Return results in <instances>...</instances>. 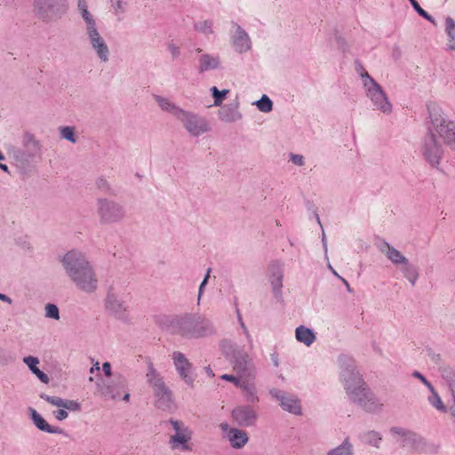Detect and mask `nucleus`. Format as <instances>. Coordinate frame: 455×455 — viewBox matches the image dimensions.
Returning a JSON list of instances; mask_svg holds the SVG:
<instances>
[{"instance_id":"63","label":"nucleus","mask_w":455,"mask_h":455,"mask_svg":"<svg viewBox=\"0 0 455 455\" xmlns=\"http://www.w3.org/2000/svg\"><path fill=\"white\" fill-rule=\"evenodd\" d=\"M124 396H123V400L126 403H128L130 401V393L125 389L124 390Z\"/></svg>"},{"instance_id":"33","label":"nucleus","mask_w":455,"mask_h":455,"mask_svg":"<svg viewBox=\"0 0 455 455\" xmlns=\"http://www.w3.org/2000/svg\"><path fill=\"white\" fill-rule=\"evenodd\" d=\"M23 363L43 383L47 384L49 382V377L37 367L39 363L37 357L33 355L26 356L23 358Z\"/></svg>"},{"instance_id":"10","label":"nucleus","mask_w":455,"mask_h":455,"mask_svg":"<svg viewBox=\"0 0 455 455\" xmlns=\"http://www.w3.org/2000/svg\"><path fill=\"white\" fill-rule=\"evenodd\" d=\"M104 308L107 314L119 321L128 319L129 307L124 295L114 286L108 288L104 299Z\"/></svg>"},{"instance_id":"34","label":"nucleus","mask_w":455,"mask_h":455,"mask_svg":"<svg viewBox=\"0 0 455 455\" xmlns=\"http://www.w3.org/2000/svg\"><path fill=\"white\" fill-rule=\"evenodd\" d=\"M444 31L447 37L446 47L448 51L455 52V20L447 17L444 21Z\"/></svg>"},{"instance_id":"52","label":"nucleus","mask_w":455,"mask_h":455,"mask_svg":"<svg viewBox=\"0 0 455 455\" xmlns=\"http://www.w3.org/2000/svg\"><path fill=\"white\" fill-rule=\"evenodd\" d=\"M412 376L418 379L423 385H425L428 390H432L433 385L419 371H414L412 372Z\"/></svg>"},{"instance_id":"59","label":"nucleus","mask_w":455,"mask_h":455,"mask_svg":"<svg viewBox=\"0 0 455 455\" xmlns=\"http://www.w3.org/2000/svg\"><path fill=\"white\" fill-rule=\"evenodd\" d=\"M327 267L330 269V271L337 276L339 279H342V277L337 273V271L332 267L331 264L330 263L329 259L327 260Z\"/></svg>"},{"instance_id":"32","label":"nucleus","mask_w":455,"mask_h":455,"mask_svg":"<svg viewBox=\"0 0 455 455\" xmlns=\"http://www.w3.org/2000/svg\"><path fill=\"white\" fill-rule=\"evenodd\" d=\"M154 99L156 102L157 103L158 107L164 112H167L171 115H172L177 119L184 110L180 107L177 106L174 102H172L170 99L156 95L154 96Z\"/></svg>"},{"instance_id":"28","label":"nucleus","mask_w":455,"mask_h":455,"mask_svg":"<svg viewBox=\"0 0 455 455\" xmlns=\"http://www.w3.org/2000/svg\"><path fill=\"white\" fill-rule=\"evenodd\" d=\"M402 444L404 447H408L424 452H427L430 450L427 441L419 435L411 431H409L407 436L405 437Z\"/></svg>"},{"instance_id":"56","label":"nucleus","mask_w":455,"mask_h":455,"mask_svg":"<svg viewBox=\"0 0 455 455\" xmlns=\"http://www.w3.org/2000/svg\"><path fill=\"white\" fill-rule=\"evenodd\" d=\"M102 371H104L107 377H110L112 375L111 364L108 362H105L102 364Z\"/></svg>"},{"instance_id":"14","label":"nucleus","mask_w":455,"mask_h":455,"mask_svg":"<svg viewBox=\"0 0 455 455\" xmlns=\"http://www.w3.org/2000/svg\"><path fill=\"white\" fill-rule=\"evenodd\" d=\"M178 120L192 136L198 137L210 131L208 120L194 112L183 110Z\"/></svg>"},{"instance_id":"3","label":"nucleus","mask_w":455,"mask_h":455,"mask_svg":"<svg viewBox=\"0 0 455 455\" xmlns=\"http://www.w3.org/2000/svg\"><path fill=\"white\" fill-rule=\"evenodd\" d=\"M77 12L84 21L85 36L91 49L101 62H108L110 58V50L99 31L94 15L89 11L87 0H77Z\"/></svg>"},{"instance_id":"58","label":"nucleus","mask_w":455,"mask_h":455,"mask_svg":"<svg viewBox=\"0 0 455 455\" xmlns=\"http://www.w3.org/2000/svg\"><path fill=\"white\" fill-rule=\"evenodd\" d=\"M322 243H323V250H324L325 259H326V260H328V254H327V251H328V248H327V241H326V237H325V235H324V234L323 235Z\"/></svg>"},{"instance_id":"11","label":"nucleus","mask_w":455,"mask_h":455,"mask_svg":"<svg viewBox=\"0 0 455 455\" xmlns=\"http://www.w3.org/2000/svg\"><path fill=\"white\" fill-rule=\"evenodd\" d=\"M348 400L368 412H379L383 403L374 395L367 384L347 395Z\"/></svg>"},{"instance_id":"50","label":"nucleus","mask_w":455,"mask_h":455,"mask_svg":"<svg viewBox=\"0 0 455 455\" xmlns=\"http://www.w3.org/2000/svg\"><path fill=\"white\" fill-rule=\"evenodd\" d=\"M115 15L119 16L124 12V3L122 0H109Z\"/></svg>"},{"instance_id":"55","label":"nucleus","mask_w":455,"mask_h":455,"mask_svg":"<svg viewBox=\"0 0 455 455\" xmlns=\"http://www.w3.org/2000/svg\"><path fill=\"white\" fill-rule=\"evenodd\" d=\"M209 272L207 273V275L204 276V280L202 281V283H200V286H199V291H198V301L200 300L201 297H202V294L204 292V289L208 282V279H209Z\"/></svg>"},{"instance_id":"5","label":"nucleus","mask_w":455,"mask_h":455,"mask_svg":"<svg viewBox=\"0 0 455 455\" xmlns=\"http://www.w3.org/2000/svg\"><path fill=\"white\" fill-rule=\"evenodd\" d=\"M428 112L433 131L439 135L444 144L455 151V124L448 118L443 109L435 104L428 106Z\"/></svg>"},{"instance_id":"18","label":"nucleus","mask_w":455,"mask_h":455,"mask_svg":"<svg viewBox=\"0 0 455 455\" xmlns=\"http://www.w3.org/2000/svg\"><path fill=\"white\" fill-rule=\"evenodd\" d=\"M269 394L278 402L279 406L284 411L295 416L302 415L301 401L296 395L286 393L276 388L271 389Z\"/></svg>"},{"instance_id":"6","label":"nucleus","mask_w":455,"mask_h":455,"mask_svg":"<svg viewBox=\"0 0 455 455\" xmlns=\"http://www.w3.org/2000/svg\"><path fill=\"white\" fill-rule=\"evenodd\" d=\"M339 379L347 395L366 384L354 359L341 355L338 358Z\"/></svg>"},{"instance_id":"36","label":"nucleus","mask_w":455,"mask_h":455,"mask_svg":"<svg viewBox=\"0 0 455 455\" xmlns=\"http://www.w3.org/2000/svg\"><path fill=\"white\" fill-rule=\"evenodd\" d=\"M194 29L204 36H212L215 33L214 22L212 20H201L194 23Z\"/></svg>"},{"instance_id":"9","label":"nucleus","mask_w":455,"mask_h":455,"mask_svg":"<svg viewBox=\"0 0 455 455\" xmlns=\"http://www.w3.org/2000/svg\"><path fill=\"white\" fill-rule=\"evenodd\" d=\"M181 335L202 338L213 334L215 328L211 320L201 315H186L180 320Z\"/></svg>"},{"instance_id":"31","label":"nucleus","mask_w":455,"mask_h":455,"mask_svg":"<svg viewBox=\"0 0 455 455\" xmlns=\"http://www.w3.org/2000/svg\"><path fill=\"white\" fill-rule=\"evenodd\" d=\"M233 449H242L249 442L248 435L245 431L235 428V430L229 431V434L226 439Z\"/></svg>"},{"instance_id":"37","label":"nucleus","mask_w":455,"mask_h":455,"mask_svg":"<svg viewBox=\"0 0 455 455\" xmlns=\"http://www.w3.org/2000/svg\"><path fill=\"white\" fill-rule=\"evenodd\" d=\"M146 379L151 387L164 381L163 377L161 376L159 371L154 367L152 362H148Z\"/></svg>"},{"instance_id":"35","label":"nucleus","mask_w":455,"mask_h":455,"mask_svg":"<svg viewBox=\"0 0 455 455\" xmlns=\"http://www.w3.org/2000/svg\"><path fill=\"white\" fill-rule=\"evenodd\" d=\"M354 454H355L354 445L349 437H346L339 445L331 449L327 452V455H354Z\"/></svg>"},{"instance_id":"54","label":"nucleus","mask_w":455,"mask_h":455,"mask_svg":"<svg viewBox=\"0 0 455 455\" xmlns=\"http://www.w3.org/2000/svg\"><path fill=\"white\" fill-rule=\"evenodd\" d=\"M220 427L223 433V437L225 439H227L228 434H229V431L231 432V430H235V427H231L228 423H221L220 425Z\"/></svg>"},{"instance_id":"30","label":"nucleus","mask_w":455,"mask_h":455,"mask_svg":"<svg viewBox=\"0 0 455 455\" xmlns=\"http://www.w3.org/2000/svg\"><path fill=\"white\" fill-rule=\"evenodd\" d=\"M294 335L296 340L306 347L312 346L316 340L315 332L305 325H299L296 327Z\"/></svg>"},{"instance_id":"51","label":"nucleus","mask_w":455,"mask_h":455,"mask_svg":"<svg viewBox=\"0 0 455 455\" xmlns=\"http://www.w3.org/2000/svg\"><path fill=\"white\" fill-rule=\"evenodd\" d=\"M290 161L297 166H303L305 164V158L299 154H291Z\"/></svg>"},{"instance_id":"61","label":"nucleus","mask_w":455,"mask_h":455,"mask_svg":"<svg viewBox=\"0 0 455 455\" xmlns=\"http://www.w3.org/2000/svg\"><path fill=\"white\" fill-rule=\"evenodd\" d=\"M204 371L211 378L214 376V373L210 366L204 367Z\"/></svg>"},{"instance_id":"25","label":"nucleus","mask_w":455,"mask_h":455,"mask_svg":"<svg viewBox=\"0 0 455 455\" xmlns=\"http://www.w3.org/2000/svg\"><path fill=\"white\" fill-rule=\"evenodd\" d=\"M41 398L45 400L50 404L56 406L58 408H63L66 411H81L80 403L75 400H65L59 396H51L48 395H42Z\"/></svg>"},{"instance_id":"49","label":"nucleus","mask_w":455,"mask_h":455,"mask_svg":"<svg viewBox=\"0 0 455 455\" xmlns=\"http://www.w3.org/2000/svg\"><path fill=\"white\" fill-rule=\"evenodd\" d=\"M95 186L98 189L102 192H108L111 189V185L109 181L103 177H100L95 180Z\"/></svg>"},{"instance_id":"41","label":"nucleus","mask_w":455,"mask_h":455,"mask_svg":"<svg viewBox=\"0 0 455 455\" xmlns=\"http://www.w3.org/2000/svg\"><path fill=\"white\" fill-rule=\"evenodd\" d=\"M260 112L270 113L273 110V101L266 94H263L259 100L252 103Z\"/></svg>"},{"instance_id":"53","label":"nucleus","mask_w":455,"mask_h":455,"mask_svg":"<svg viewBox=\"0 0 455 455\" xmlns=\"http://www.w3.org/2000/svg\"><path fill=\"white\" fill-rule=\"evenodd\" d=\"M53 415L60 421L64 420L68 417V411L63 408H60L58 411H53Z\"/></svg>"},{"instance_id":"23","label":"nucleus","mask_w":455,"mask_h":455,"mask_svg":"<svg viewBox=\"0 0 455 455\" xmlns=\"http://www.w3.org/2000/svg\"><path fill=\"white\" fill-rule=\"evenodd\" d=\"M218 116L221 122L232 124L240 121L243 115L237 104H227L219 109Z\"/></svg>"},{"instance_id":"21","label":"nucleus","mask_w":455,"mask_h":455,"mask_svg":"<svg viewBox=\"0 0 455 455\" xmlns=\"http://www.w3.org/2000/svg\"><path fill=\"white\" fill-rule=\"evenodd\" d=\"M231 416L233 420L241 427L254 426L258 419V413L250 405H241L235 407Z\"/></svg>"},{"instance_id":"38","label":"nucleus","mask_w":455,"mask_h":455,"mask_svg":"<svg viewBox=\"0 0 455 455\" xmlns=\"http://www.w3.org/2000/svg\"><path fill=\"white\" fill-rule=\"evenodd\" d=\"M429 392L430 395H428L427 397L428 403L440 412H447V407L442 401L440 395H438L434 387H432V390H429Z\"/></svg>"},{"instance_id":"60","label":"nucleus","mask_w":455,"mask_h":455,"mask_svg":"<svg viewBox=\"0 0 455 455\" xmlns=\"http://www.w3.org/2000/svg\"><path fill=\"white\" fill-rule=\"evenodd\" d=\"M0 300L6 302L8 304H12L11 298L3 293H0Z\"/></svg>"},{"instance_id":"24","label":"nucleus","mask_w":455,"mask_h":455,"mask_svg":"<svg viewBox=\"0 0 455 455\" xmlns=\"http://www.w3.org/2000/svg\"><path fill=\"white\" fill-rule=\"evenodd\" d=\"M28 412L33 424L40 431L49 434H61L63 432L60 427L51 426L35 409L29 408Z\"/></svg>"},{"instance_id":"62","label":"nucleus","mask_w":455,"mask_h":455,"mask_svg":"<svg viewBox=\"0 0 455 455\" xmlns=\"http://www.w3.org/2000/svg\"><path fill=\"white\" fill-rule=\"evenodd\" d=\"M95 371H100V363L98 362L90 369V372L93 373Z\"/></svg>"},{"instance_id":"16","label":"nucleus","mask_w":455,"mask_h":455,"mask_svg":"<svg viewBox=\"0 0 455 455\" xmlns=\"http://www.w3.org/2000/svg\"><path fill=\"white\" fill-rule=\"evenodd\" d=\"M174 434L169 437V445L172 450L190 451L188 443L192 439L193 432L182 421L172 419L170 421Z\"/></svg>"},{"instance_id":"22","label":"nucleus","mask_w":455,"mask_h":455,"mask_svg":"<svg viewBox=\"0 0 455 455\" xmlns=\"http://www.w3.org/2000/svg\"><path fill=\"white\" fill-rule=\"evenodd\" d=\"M221 68V59L217 53L204 52L198 58L197 69L200 73L216 70Z\"/></svg>"},{"instance_id":"4","label":"nucleus","mask_w":455,"mask_h":455,"mask_svg":"<svg viewBox=\"0 0 455 455\" xmlns=\"http://www.w3.org/2000/svg\"><path fill=\"white\" fill-rule=\"evenodd\" d=\"M358 74L365 97L370 100L373 110L389 116L393 112V104L383 87L363 68Z\"/></svg>"},{"instance_id":"26","label":"nucleus","mask_w":455,"mask_h":455,"mask_svg":"<svg viewBox=\"0 0 455 455\" xmlns=\"http://www.w3.org/2000/svg\"><path fill=\"white\" fill-rule=\"evenodd\" d=\"M379 250L395 267L406 259L399 250L386 242L379 244Z\"/></svg>"},{"instance_id":"42","label":"nucleus","mask_w":455,"mask_h":455,"mask_svg":"<svg viewBox=\"0 0 455 455\" xmlns=\"http://www.w3.org/2000/svg\"><path fill=\"white\" fill-rule=\"evenodd\" d=\"M210 91L213 98V105L216 107L221 106L227 95L229 93V90L224 89L220 91L216 86L211 87Z\"/></svg>"},{"instance_id":"46","label":"nucleus","mask_w":455,"mask_h":455,"mask_svg":"<svg viewBox=\"0 0 455 455\" xmlns=\"http://www.w3.org/2000/svg\"><path fill=\"white\" fill-rule=\"evenodd\" d=\"M410 430L404 429L403 427H392L390 432L392 435L397 439L401 443L404 441Z\"/></svg>"},{"instance_id":"57","label":"nucleus","mask_w":455,"mask_h":455,"mask_svg":"<svg viewBox=\"0 0 455 455\" xmlns=\"http://www.w3.org/2000/svg\"><path fill=\"white\" fill-rule=\"evenodd\" d=\"M5 159L4 156L0 152V161H4ZM0 170L4 171L6 173H10L9 167L0 163Z\"/></svg>"},{"instance_id":"27","label":"nucleus","mask_w":455,"mask_h":455,"mask_svg":"<svg viewBox=\"0 0 455 455\" xmlns=\"http://www.w3.org/2000/svg\"><path fill=\"white\" fill-rule=\"evenodd\" d=\"M403 276L414 286L419 279V273L418 267L406 258L400 265L396 266Z\"/></svg>"},{"instance_id":"29","label":"nucleus","mask_w":455,"mask_h":455,"mask_svg":"<svg viewBox=\"0 0 455 455\" xmlns=\"http://www.w3.org/2000/svg\"><path fill=\"white\" fill-rule=\"evenodd\" d=\"M22 145L30 157H36L41 154L42 145L32 133H24L22 137Z\"/></svg>"},{"instance_id":"43","label":"nucleus","mask_w":455,"mask_h":455,"mask_svg":"<svg viewBox=\"0 0 455 455\" xmlns=\"http://www.w3.org/2000/svg\"><path fill=\"white\" fill-rule=\"evenodd\" d=\"M60 138L66 140L73 144L76 143L77 136L76 135L75 127L72 126H62L60 127Z\"/></svg>"},{"instance_id":"64","label":"nucleus","mask_w":455,"mask_h":455,"mask_svg":"<svg viewBox=\"0 0 455 455\" xmlns=\"http://www.w3.org/2000/svg\"><path fill=\"white\" fill-rule=\"evenodd\" d=\"M451 415L455 418V403L451 407Z\"/></svg>"},{"instance_id":"8","label":"nucleus","mask_w":455,"mask_h":455,"mask_svg":"<svg viewBox=\"0 0 455 455\" xmlns=\"http://www.w3.org/2000/svg\"><path fill=\"white\" fill-rule=\"evenodd\" d=\"M96 214L103 225L120 223L125 217V207L119 202L106 197L96 200Z\"/></svg>"},{"instance_id":"7","label":"nucleus","mask_w":455,"mask_h":455,"mask_svg":"<svg viewBox=\"0 0 455 455\" xmlns=\"http://www.w3.org/2000/svg\"><path fill=\"white\" fill-rule=\"evenodd\" d=\"M34 15L45 23L60 20L68 10V0H33Z\"/></svg>"},{"instance_id":"2","label":"nucleus","mask_w":455,"mask_h":455,"mask_svg":"<svg viewBox=\"0 0 455 455\" xmlns=\"http://www.w3.org/2000/svg\"><path fill=\"white\" fill-rule=\"evenodd\" d=\"M60 262L66 276L78 291L89 295L97 292L99 278L93 265L84 252L70 250L60 257Z\"/></svg>"},{"instance_id":"39","label":"nucleus","mask_w":455,"mask_h":455,"mask_svg":"<svg viewBox=\"0 0 455 455\" xmlns=\"http://www.w3.org/2000/svg\"><path fill=\"white\" fill-rule=\"evenodd\" d=\"M363 439L367 444L374 448L379 449L383 437L379 432L375 430H370L363 434Z\"/></svg>"},{"instance_id":"17","label":"nucleus","mask_w":455,"mask_h":455,"mask_svg":"<svg viewBox=\"0 0 455 455\" xmlns=\"http://www.w3.org/2000/svg\"><path fill=\"white\" fill-rule=\"evenodd\" d=\"M229 44L237 54H245L251 51L252 41L248 32L239 24L233 23L229 33Z\"/></svg>"},{"instance_id":"20","label":"nucleus","mask_w":455,"mask_h":455,"mask_svg":"<svg viewBox=\"0 0 455 455\" xmlns=\"http://www.w3.org/2000/svg\"><path fill=\"white\" fill-rule=\"evenodd\" d=\"M267 279L276 300H283V267L280 261H273L267 267Z\"/></svg>"},{"instance_id":"44","label":"nucleus","mask_w":455,"mask_h":455,"mask_svg":"<svg viewBox=\"0 0 455 455\" xmlns=\"http://www.w3.org/2000/svg\"><path fill=\"white\" fill-rule=\"evenodd\" d=\"M440 371L442 378L450 386L452 392H455V371L449 367H443Z\"/></svg>"},{"instance_id":"47","label":"nucleus","mask_w":455,"mask_h":455,"mask_svg":"<svg viewBox=\"0 0 455 455\" xmlns=\"http://www.w3.org/2000/svg\"><path fill=\"white\" fill-rule=\"evenodd\" d=\"M410 3L411 4L412 7L414 8V10L421 16L423 17L424 19H426L427 20L434 23L435 22V20L434 18L429 15L425 10H423L420 5L419 4V3L417 2V0H409Z\"/></svg>"},{"instance_id":"15","label":"nucleus","mask_w":455,"mask_h":455,"mask_svg":"<svg viewBox=\"0 0 455 455\" xmlns=\"http://www.w3.org/2000/svg\"><path fill=\"white\" fill-rule=\"evenodd\" d=\"M172 359L179 377L188 387L193 388L196 380V373L193 363L180 351L173 352Z\"/></svg>"},{"instance_id":"12","label":"nucleus","mask_w":455,"mask_h":455,"mask_svg":"<svg viewBox=\"0 0 455 455\" xmlns=\"http://www.w3.org/2000/svg\"><path fill=\"white\" fill-rule=\"evenodd\" d=\"M348 400L368 412H379L383 403L374 395L367 384L347 395Z\"/></svg>"},{"instance_id":"45","label":"nucleus","mask_w":455,"mask_h":455,"mask_svg":"<svg viewBox=\"0 0 455 455\" xmlns=\"http://www.w3.org/2000/svg\"><path fill=\"white\" fill-rule=\"evenodd\" d=\"M44 316L48 319L59 321L60 318V310L55 304L47 303L44 306Z\"/></svg>"},{"instance_id":"19","label":"nucleus","mask_w":455,"mask_h":455,"mask_svg":"<svg viewBox=\"0 0 455 455\" xmlns=\"http://www.w3.org/2000/svg\"><path fill=\"white\" fill-rule=\"evenodd\" d=\"M420 151L425 160L429 164L434 167L439 165L443 151L434 133H430L425 137Z\"/></svg>"},{"instance_id":"48","label":"nucleus","mask_w":455,"mask_h":455,"mask_svg":"<svg viewBox=\"0 0 455 455\" xmlns=\"http://www.w3.org/2000/svg\"><path fill=\"white\" fill-rule=\"evenodd\" d=\"M167 50L173 60L178 59L181 54L180 47L173 41L167 44Z\"/></svg>"},{"instance_id":"40","label":"nucleus","mask_w":455,"mask_h":455,"mask_svg":"<svg viewBox=\"0 0 455 455\" xmlns=\"http://www.w3.org/2000/svg\"><path fill=\"white\" fill-rule=\"evenodd\" d=\"M152 389L154 391L155 395L159 400H164V401L171 400L172 393H171L170 389L166 387L164 381H162L161 383H158L157 385L153 386Z\"/></svg>"},{"instance_id":"13","label":"nucleus","mask_w":455,"mask_h":455,"mask_svg":"<svg viewBox=\"0 0 455 455\" xmlns=\"http://www.w3.org/2000/svg\"><path fill=\"white\" fill-rule=\"evenodd\" d=\"M125 389L127 381L122 375H116L112 379H99L96 383V394L108 400L117 399Z\"/></svg>"},{"instance_id":"1","label":"nucleus","mask_w":455,"mask_h":455,"mask_svg":"<svg viewBox=\"0 0 455 455\" xmlns=\"http://www.w3.org/2000/svg\"><path fill=\"white\" fill-rule=\"evenodd\" d=\"M239 321L247 342V348L245 345H240L231 340L223 341L222 351L228 358L235 375L223 374L221 379L232 382L241 389L246 401L254 403H258L259 399L256 386L257 370L249 354V351L253 349V339L240 315Z\"/></svg>"}]
</instances>
